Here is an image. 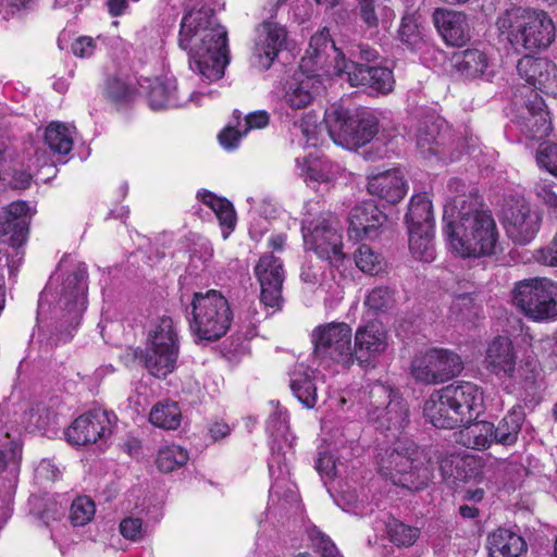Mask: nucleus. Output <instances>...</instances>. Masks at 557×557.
<instances>
[{"instance_id": "f257e3e1", "label": "nucleus", "mask_w": 557, "mask_h": 557, "mask_svg": "<svg viewBox=\"0 0 557 557\" xmlns=\"http://www.w3.org/2000/svg\"><path fill=\"white\" fill-rule=\"evenodd\" d=\"M448 188L457 193L444 206V233L449 250L461 258L495 255L499 233L492 213L478 208V198L465 193L461 181L451 180Z\"/></svg>"}, {"instance_id": "f03ea898", "label": "nucleus", "mask_w": 557, "mask_h": 557, "mask_svg": "<svg viewBox=\"0 0 557 557\" xmlns=\"http://www.w3.org/2000/svg\"><path fill=\"white\" fill-rule=\"evenodd\" d=\"M180 47L189 50V67L210 84L221 79L228 64L227 32L210 8L187 12L181 23Z\"/></svg>"}, {"instance_id": "7ed1b4c3", "label": "nucleus", "mask_w": 557, "mask_h": 557, "mask_svg": "<svg viewBox=\"0 0 557 557\" xmlns=\"http://www.w3.org/2000/svg\"><path fill=\"white\" fill-rule=\"evenodd\" d=\"M484 367L508 394L534 389L542 379L536 357L527 355L518 359L513 344L507 336H497L487 345Z\"/></svg>"}, {"instance_id": "20e7f679", "label": "nucleus", "mask_w": 557, "mask_h": 557, "mask_svg": "<svg viewBox=\"0 0 557 557\" xmlns=\"http://www.w3.org/2000/svg\"><path fill=\"white\" fill-rule=\"evenodd\" d=\"M66 269V275L60 285L53 288V282L58 277L52 276L39 300V309L44 310L45 302L53 304L55 317L60 320L61 327L74 329L81 322V317L86 308L87 295V267L84 262L63 258L59 263V271Z\"/></svg>"}, {"instance_id": "39448f33", "label": "nucleus", "mask_w": 557, "mask_h": 557, "mask_svg": "<svg viewBox=\"0 0 557 557\" xmlns=\"http://www.w3.org/2000/svg\"><path fill=\"white\" fill-rule=\"evenodd\" d=\"M184 310L190 333L198 343L222 338L234 317L227 298L216 289L195 292Z\"/></svg>"}, {"instance_id": "423d86ee", "label": "nucleus", "mask_w": 557, "mask_h": 557, "mask_svg": "<svg viewBox=\"0 0 557 557\" xmlns=\"http://www.w3.org/2000/svg\"><path fill=\"white\" fill-rule=\"evenodd\" d=\"M382 475L395 485L421 490L431 479V467L424 453L408 438H398L379 462Z\"/></svg>"}, {"instance_id": "0eeeda50", "label": "nucleus", "mask_w": 557, "mask_h": 557, "mask_svg": "<svg viewBox=\"0 0 557 557\" xmlns=\"http://www.w3.org/2000/svg\"><path fill=\"white\" fill-rule=\"evenodd\" d=\"M323 121L334 144L350 150L370 143L379 132L373 113L363 109L350 110L341 103L330 106Z\"/></svg>"}, {"instance_id": "6e6552de", "label": "nucleus", "mask_w": 557, "mask_h": 557, "mask_svg": "<svg viewBox=\"0 0 557 557\" xmlns=\"http://www.w3.org/2000/svg\"><path fill=\"white\" fill-rule=\"evenodd\" d=\"M178 336L171 317L162 315L151 321L146 339L144 363L156 377L173 372L178 357Z\"/></svg>"}, {"instance_id": "1a4fd4ad", "label": "nucleus", "mask_w": 557, "mask_h": 557, "mask_svg": "<svg viewBox=\"0 0 557 557\" xmlns=\"http://www.w3.org/2000/svg\"><path fill=\"white\" fill-rule=\"evenodd\" d=\"M351 337V327L344 322L317 326L311 334L314 359L325 368L349 369L355 362Z\"/></svg>"}, {"instance_id": "9d476101", "label": "nucleus", "mask_w": 557, "mask_h": 557, "mask_svg": "<svg viewBox=\"0 0 557 557\" xmlns=\"http://www.w3.org/2000/svg\"><path fill=\"white\" fill-rule=\"evenodd\" d=\"M513 301L533 321L557 318V283L546 277L521 281L513 290Z\"/></svg>"}, {"instance_id": "9b49d317", "label": "nucleus", "mask_w": 557, "mask_h": 557, "mask_svg": "<svg viewBox=\"0 0 557 557\" xmlns=\"http://www.w3.org/2000/svg\"><path fill=\"white\" fill-rule=\"evenodd\" d=\"M301 232L307 250L313 251L320 259L329 261L332 265H338L344 260L343 237L331 214L320 215L317 219H304Z\"/></svg>"}, {"instance_id": "f8f14e48", "label": "nucleus", "mask_w": 557, "mask_h": 557, "mask_svg": "<svg viewBox=\"0 0 557 557\" xmlns=\"http://www.w3.org/2000/svg\"><path fill=\"white\" fill-rule=\"evenodd\" d=\"M267 430L273 437L271 458L268 463L270 475L274 479L270 493L278 495L282 487L281 481L289 474L287 454H293L294 436L289 433L287 411L276 406L267 421Z\"/></svg>"}, {"instance_id": "ddd939ff", "label": "nucleus", "mask_w": 557, "mask_h": 557, "mask_svg": "<svg viewBox=\"0 0 557 557\" xmlns=\"http://www.w3.org/2000/svg\"><path fill=\"white\" fill-rule=\"evenodd\" d=\"M368 417L379 429L400 432L408 423L409 410L397 392L389 386L374 384L370 391Z\"/></svg>"}, {"instance_id": "4468645a", "label": "nucleus", "mask_w": 557, "mask_h": 557, "mask_svg": "<svg viewBox=\"0 0 557 557\" xmlns=\"http://www.w3.org/2000/svg\"><path fill=\"white\" fill-rule=\"evenodd\" d=\"M462 369V360L456 352L433 348L412 360L411 375L425 384H440L457 376Z\"/></svg>"}, {"instance_id": "2eb2a0df", "label": "nucleus", "mask_w": 557, "mask_h": 557, "mask_svg": "<svg viewBox=\"0 0 557 557\" xmlns=\"http://www.w3.org/2000/svg\"><path fill=\"white\" fill-rule=\"evenodd\" d=\"M140 86L147 90L152 110L184 107L191 101L198 103V95H203L201 91L191 90L187 85L178 86L174 77L168 76L145 78Z\"/></svg>"}, {"instance_id": "dca6fc26", "label": "nucleus", "mask_w": 557, "mask_h": 557, "mask_svg": "<svg viewBox=\"0 0 557 557\" xmlns=\"http://www.w3.org/2000/svg\"><path fill=\"white\" fill-rule=\"evenodd\" d=\"M341 61L348 60L336 48L330 37L329 29L323 28L311 37L300 67L310 72L322 71L325 75L339 78L342 72L337 71V65Z\"/></svg>"}, {"instance_id": "f3484780", "label": "nucleus", "mask_w": 557, "mask_h": 557, "mask_svg": "<svg viewBox=\"0 0 557 557\" xmlns=\"http://www.w3.org/2000/svg\"><path fill=\"white\" fill-rule=\"evenodd\" d=\"M287 30L274 21H264L256 28L251 63L255 67L267 71L271 67L280 52L285 49Z\"/></svg>"}, {"instance_id": "a211bd4d", "label": "nucleus", "mask_w": 557, "mask_h": 557, "mask_svg": "<svg viewBox=\"0 0 557 557\" xmlns=\"http://www.w3.org/2000/svg\"><path fill=\"white\" fill-rule=\"evenodd\" d=\"M542 213L525 200H516L505 212L504 225L508 237L519 245L531 243L542 225Z\"/></svg>"}, {"instance_id": "6ab92c4d", "label": "nucleus", "mask_w": 557, "mask_h": 557, "mask_svg": "<svg viewBox=\"0 0 557 557\" xmlns=\"http://www.w3.org/2000/svg\"><path fill=\"white\" fill-rule=\"evenodd\" d=\"M337 69L338 72H342L339 78L352 87L367 86L381 94H388L394 88V75L387 67L341 61Z\"/></svg>"}, {"instance_id": "aec40b11", "label": "nucleus", "mask_w": 557, "mask_h": 557, "mask_svg": "<svg viewBox=\"0 0 557 557\" xmlns=\"http://www.w3.org/2000/svg\"><path fill=\"white\" fill-rule=\"evenodd\" d=\"M112 421L104 410H92L76 418L66 429V441L74 446L94 444L111 433Z\"/></svg>"}, {"instance_id": "412c9836", "label": "nucleus", "mask_w": 557, "mask_h": 557, "mask_svg": "<svg viewBox=\"0 0 557 557\" xmlns=\"http://www.w3.org/2000/svg\"><path fill=\"white\" fill-rule=\"evenodd\" d=\"M260 284V300L265 307L278 308L282 302V286L285 280L283 262L273 255L262 256L255 267Z\"/></svg>"}, {"instance_id": "4be33fe9", "label": "nucleus", "mask_w": 557, "mask_h": 557, "mask_svg": "<svg viewBox=\"0 0 557 557\" xmlns=\"http://www.w3.org/2000/svg\"><path fill=\"white\" fill-rule=\"evenodd\" d=\"M445 400L450 401L458 414L459 425L472 422L480 414L483 407V393L471 382L460 381L443 387Z\"/></svg>"}, {"instance_id": "5701e85b", "label": "nucleus", "mask_w": 557, "mask_h": 557, "mask_svg": "<svg viewBox=\"0 0 557 557\" xmlns=\"http://www.w3.org/2000/svg\"><path fill=\"white\" fill-rule=\"evenodd\" d=\"M521 78L543 94L557 98V66L546 58L524 55L518 61Z\"/></svg>"}, {"instance_id": "b1692460", "label": "nucleus", "mask_w": 557, "mask_h": 557, "mask_svg": "<svg viewBox=\"0 0 557 557\" xmlns=\"http://www.w3.org/2000/svg\"><path fill=\"white\" fill-rule=\"evenodd\" d=\"M387 348V333L380 323L371 322L357 329L354 359L361 367L371 364Z\"/></svg>"}, {"instance_id": "393cba45", "label": "nucleus", "mask_w": 557, "mask_h": 557, "mask_svg": "<svg viewBox=\"0 0 557 557\" xmlns=\"http://www.w3.org/2000/svg\"><path fill=\"white\" fill-rule=\"evenodd\" d=\"M386 214L372 200L356 205L349 213L348 235L351 239L374 238L386 222Z\"/></svg>"}, {"instance_id": "a878e982", "label": "nucleus", "mask_w": 557, "mask_h": 557, "mask_svg": "<svg viewBox=\"0 0 557 557\" xmlns=\"http://www.w3.org/2000/svg\"><path fill=\"white\" fill-rule=\"evenodd\" d=\"M554 37L555 26L552 18L543 11L530 9L519 47L525 50L544 49L552 44Z\"/></svg>"}, {"instance_id": "bb28decb", "label": "nucleus", "mask_w": 557, "mask_h": 557, "mask_svg": "<svg viewBox=\"0 0 557 557\" xmlns=\"http://www.w3.org/2000/svg\"><path fill=\"white\" fill-rule=\"evenodd\" d=\"M433 22L445 42L450 46H462L470 39L468 20L461 12L436 9Z\"/></svg>"}, {"instance_id": "cd10ccee", "label": "nucleus", "mask_w": 557, "mask_h": 557, "mask_svg": "<svg viewBox=\"0 0 557 557\" xmlns=\"http://www.w3.org/2000/svg\"><path fill=\"white\" fill-rule=\"evenodd\" d=\"M318 76L305 74L302 71L296 72L286 82L283 97L285 103L294 110L304 109L310 104L321 86Z\"/></svg>"}, {"instance_id": "c85d7f7f", "label": "nucleus", "mask_w": 557, "mask_h": 557, "mask_svg": "<svg viewBox=\"0 0 557 557\" xmlns=\"http://www.w3.org/2000/svg\"><path fill=\"white\" fill-rule=\"evenodd\" d=\"M368 191L389 203L400 201L407 194V184L399 170L393 169L368 175Z\"/></svg>"}, {"instance_id": "c756f323", "label": "nucleus", "mask_w": 557, "mask_h": 557, "mask_svg": "<svg viewBox=\"0 0 557 557\" xmlns=\"http://www.w3.org/2000/svg\"><path fill=\"white\" fill-rule=\"evenodd\" d=\"M269 124V114L265 111H257L247 114L240 120V112H233L231 122L220 134L219 141L226 150H233L238 146L239 140L251 129H260Z\"/></svg>"}, {"instance_id": "7c9ffc66", "label": "nucleus", "mask_w": 557, "mask_h": 557, "mask_svg": "<svg viewBox=\"0 0 557 557\" xmlns=\"http://www.w3.org/2000/svg\"><path fill=\"white\" fill-rule=\"evenodd\" d=\"M30 209L25 201H14L10 203L0 221V235L10 234V244L12 247L22 246L28 232V219Z\"/></svg>"}, {"instance_id": "2f4dec72", "label": "nucleus", "mask_w": 557, "mask_h": 557, "mask_svg": "<svg viewBox=\"0 0 557 557\" xmlns=\"http://www.w3.org/2000/svg\"><path fill=\"white\" fill-rule=\"evenodd\" d=\"M455 73L466 79L483 77L490 79L494 75L493 65L486 55L478 49H467L453 57Z\"/></svg>"}, {"instance_id": "473e14b6", "label": "nucleus", "mask_w": 557, "mask_h": 557, "mask_svg": "<svg viewBox=\"0 0 557 557\" xmlns=\"http://www.w3.org/2000/svg\"><path fill=\"white\" fill-rule=\"evenodd\" d=\"M447 140L448 135L441 131L438 122L422 123L416 135L417 147L424 158L435 156L442 160H453L446 152Z\"/></svg>"}, {"instance_id": "72a5a7b5", "label": "nucleus", "mask_w": 557, "mask_h": 557, "mask_svg": "<svg viewBox=\"0 0 557 557\" xmlns=\"http://www.w3.org/2000/svg\"><path fill=\"white\" fill-rule=\"evenodd\" d=\"M521 132L531 139H542L549 135L552 129L548 112L544 100L535 97L527 104L525 112L520 116Z\"/></svg>"}, {"instance_id": "f704fd0d", "label": "nucleus", "mask_w": 557, "mask_h": 557, "mask_svg": "<svg viewBox=\"0 0 557 557\" xmlns=\"http://www.w3.org/2000/svg\"><path fill=\"white\" fill-rule=\"evenodd\" d=\"M444 389L434 391L426 399L423 413L426 420L438 429L459 428L458 414L450 401L445 400Z\"/></svg>"}, {"instance_id": "c9c22d12", "label": "nucleus", "mask_w": 557, "mask_h": 557, "mask_svg": "<svg viewBox=\"0 0 557 557\" xmlns=\"http://www.w3.org/2000/svg\"><path fill=\"white\" fill-rule=\"evenodd\" d=\"M315 371L302 363L297 364L289 374L293 395L307 409H312L318 399Z\"/></svg>"}, {"instance_id": "e433bc0d", "label": "nucleus", "mask_w": 557, "mask_h": 557, "mask_svg": "<svg viewBox=\"0 0 557 557\" xmlns=\"http://www.w3.org/2000/svg\"><path fill=\"white\" fill-rule=\"evenodd\" d=\"M530 9L512 7L498 15L496 27L498 36L512 47L519 48Z\"/></svg>"}, {"instance_id": "4c0bfd02", "label": "nucleus", "mask_w": 557, "mask_h": 557, "mask_svg": "<svg viewBox=\"0 0 557 557\" xmlns=\"http://www.w3.org/2000/svg\"><path fill=\"white\" fill-rule=\"evenodd\" d=\"M486 547L491 557H518L527 549V544L519 534L499 528L488 534Z\"/></svg>"}, {"instance_id": "58836bf2", "label": "nucleus", "mask_w": 557, "mask_h": 557, "mask_svg": "<svg viewBox=\"0 0 557 557\" xmlns=\"http://www.w3.org/2000/svg\"><path fill=\"white\" fill-rule=\"evenodd\" d=\"M297 174L306 182L326 183L331 182L338 173L339 168L330 160L308 156L296 158Z\"/></svg>"}, {"instance_id": "ea45409f", "label": "nucleus", "mask_w": 557, "mask_h": 557, "mask_svg": "<svg viewBox=\"0 0 557 557\" xmlns=\"http://www.w3.org/2000/svg\"><path fill=\"white\" fill-rule=\"evenodd\" d=\"M463 429H461L457 433L456 442L461 444L467 448H472L476 450H481L490 447L493 437V423L487 421H476L469 422L463 424Z\"/></svg>"}, {"instance_id": "a19ab883", "label": "nucleus", "mask_w": 557, "mask_h": 557, "mask_svg": "<svg viewBox=\"0 0 557 557\" xmlns=\"http://www.w3.org/2000/svg\"><path fill=\"white\" fill-rule=\"evenodd\" d=\"M197 196L214 212L223 228V237L227 238L236 224V213L233 205L228 200L219 198L208 190L199 191Z\"/></svg>"}, {"instance_id": "79ce46f5", "label": "nucleus", "mask_w": 557, "mask_h": 557, "mask_svg": "<svg viewBox=\"0 0 557 557\" xmlns=\"http://www.w3.org/2000/svg\"><path fill=\"white\" fill-rule=\"evenodd\" d=\"M523 421L524 411L522 407H513L498 422L497 426L493 424L494 441L502 445L515 444L518 440V434L520 433Z\"/></svg>"}, {"instance_id": "37998d69", "label": "nucleus", "mask_w": 557, "mask_h": 557, "mask_svg": "<svg viewBox=\"0 0 557 557\" xmlns=\"http://www.w3.org/2000/svg\"><path fill=\"white\" fill-rule=\"evenodd\" d=\"M406 223L410 228H434V216L432 203L425 194H419L411 197Z\"/></svg>"}, {"instance_id": "c03bdc74", "label": "nucleus", "mask_w": 557, "mask_h": 557, "mask_svg": "<svg viewBox=\"0 0 557 557\" xmlns=\"http://www.w3.org/2000/svg\"><path fill=\"white\" fill-rule=\"evenodd\" d=\"M74 127L61 122H51L45 131V141L50 150L66 156L73 148Z\"/></svg>"}, {"instance_id": "a18cd8bd", "label": "nucleus", "mask_w": 557, "mask_h": 557, "mask_svg": "<svg viewBox=\"0 0 557 557\" xmlns=\"http://www.w3.org/2000/svg\"><path fill=\"white\" fill-rule=\"evenodd\" d=\"M409 249L412 257L422 262H431L435 259L436 252L433 243L434 228H410Z\"/></svg>"}, {"instance_id": "49530a36", "label": "nucleus", "mask_w": 557, "mask_h": 557, "mask_svg": "<svg viewBox=\"0 0 557 557\" xmlns=\"http://www.w3.org/2000/svg\"><path fill=\"white\" fill-rule=\"evenodd\" d=\"M149 420L158 428L175 430L181 424L182 412L176 403L160 401L152 407Z\"/></svg>"}, {"instance_id": "de8ad7c7", "label": "nucleus", "mask_w": 557, "mask_h": 557, "mask_svg": "<svg viewBox=\"0 0 557 557\" xmlns=\"http://www.w3.org/2000/svg\"><path fill=\"white\" fill-rule=\"evenodd\" d=\"M21 454L20 445L11 437L8 428L0 425V472L8 467L11 468L12 472H17Z\"/></svg>"}, {"instance_id": "09e8293b", "label": "nucleus", "mask_w": 557, "mask_h": 557, "mask_svg": "<svg viewBox=\"0 0 557 557\" xmlns=\"http://www.w3.org/2000/svg\"><path fill=\"white\" fill-rule=\"evenodd\" d=\"M189 459L186 449L178 445H169L159 449L156 465L162 472H172L182 468Z\"/></svg>"}, {"instance_id": "8fccbe9b", "label": "nucleus", "mask_w": 557, "mask_h": 557, "mask_svg": "<svg viewBox=\"0 0 557 557\" xmlns=\"http://www.w3.org/2000/svg\"><path fill=\"white\" fill-rule=\"evenodd\" d=\"M386 532L391 541L398 546H410L420 535L418 528L407 525L395 518H389L386 522Z\"/></svg>"}, {"instance_id": "3c124183", "label": "nucleus", "mask_w": 557, "mask_h": 557, "mask_svg": "<svg viewBox=\"0 0 557 557\" xmlns=\"http://www.w3.org/2000/svg\"><path fill=\"white\" fill-rule=\"evenodd\" d=\"M398 37L400 41L409 48H420V45L423 42V33L413 15H406L403 17L398 29Z\"/></svg>"}, {"instance_id": "603ef678", "label": "nucleus", "mask_w": 557, "mask_h": 557, "mask_svg": "<svg viewBox=\"0 0 557 557\" xmlns=\"http://www.w3.org/2000/svg\"><path fill=\"white\" fill-rule=\"evenodd\" d=\"M95 511V504L89 497H77L71 505L70 520L73 525L83 527L91 521Z\"/></svg>"}, {"instance_id": "864d4df0", "label": "nucleus", "mask_w": 557, "mask_h": 557, "mask_svg": "<svg viewBox=\"0 0 557 557\" xmlns=\"http://www.w3.org/2000/svg\"><path fill=\"white\" fill-rule=\"evenodd\" d=\"M355 259L357 267L364 273L376 274L382 269V257L368 245L358 248Z\"/></svg>"}, {"instance_id": "5fc2aeb1", "label": "nucleus", "mask_w": 557, "mask_h": 557, "mask_svg": "<svg viewBox=\"0 0 557 557\" xmlns=\"http://www.w3.org/2000/svg\"><path fill=\"white\" fill-rule=\"evenodd\" d=\"M50 420V411L41 404L32 407L24 416L25 428L29 432L45 431Z\"/></svg>"}, {"instance_id": "6e6d98bb", "label": "nucleus", "mask_w": 557, "mask_h": 557, "mask_svg": "<svg viewBox=\"0 0 557 557\" xmlns=\"http://www.w3.org/2000/svg\"><path fill=\"white\" fill-rule=\"evenodd\" d=\"M308 534L312 545L320 552L321 557H342L330 536L324 534L317 527H311L308 530Z\"/></svg>"}, {"instance_id": "4d7b16f0", "label": "nucleus", "mask_w": 557, "mask_h": 557, "mask_svg": "<svg viewBox=\"0 0 557 557\" xmlns=\"http://www.w3.org/2000/svg\"><path fill=\"white\" fill-rule=\"evenodd\" d=\"M366 306L374 311H383L394 304V293L388 287H374L367 296Z\"/></svg>"}, {"instance_id": "13d9d810", "label": "nucleus", "mask_w": 557, "mask_h": 557, "mask_svg": "<svg viewBox=\"0 0 557 557\" xmlns=\"http://www.w3.org/2000/svg\"><path fill=\"white\" fill-rule=\"evenodd\" d=\"M298 128L305 139L307 146L315 147L320 143V134L322 131L318 116L311 113L301 117Z\"/></svg>"}, {"instance_id": "bf43d9fd", "label": "nucleus", "mask_w": 557, "mask_h": 557, "mask_svg": "<svg viewBox=\"0 0 557 557\" xmlns=\"http://www.w3.org/2000/svg\"><path fill=\"white\" fill-rule=\"evenodd\" d=\"M536 163L541 169L557 176V145L544 144L536 152Z\"/></svg>"}, {"instance_id": "052dcab7", "label": "nucleus", "mask_w": 557, "mask_h": 557, "mask_svg": "<svg viewBox=\"0 0 557 557\" xmlns=\"http://www.w3.org/2000/svg\"><path fill=\"white\" fill-rule=\"evenodd\" d=\"M376 3L377 0H358L357 15L367 28H376L379 25Z\"/></svg>"}, {"instance_id": "680f3d73", "label": "nucleus", "mask_w": 557, "mask_h": 557, "mask_svg": "<svg viewBox=\"0 0 557 557\" xmlns=\"http://www.w3.org/2000/svg\"><path fill=\"white\" fill-rule=\"evenodd\" d=\"M65 506L57 500L47 499L44 508L37 512V518L45 524L49 525L52 521L60 520L64 515Z\"/></svg>"}, {"instance_id": "e2e57ef3", "label": "nucleus", "mask_w": 557, "mask_h": 557, "mask_svg": "<svg viewBox=\"0 0 557 557\" xmlns=\"http://www.w3.org/2000/svg\"><path fill=\"white\" fill-rule=\"evenodd\" d=\"M534 194L543 201L557 218V194L553 191L552 185L545 181H540L534 185Z\"/></svg>"}, {"instance_id": "0e129e2a", "label": "nucleus", "mask_w": 557, "mask_h": 557, "mask_svg": "<svg viewBox=\"0 0 557 557\" xmlns=\"http://www.w3.org/2000/svg\"><path fill=\"white\" fill-rule=\"evenodd\" d=\"M212 253L211 244L206 239H200L190 250V262L195 268L206 265L211 259Z\"/></svg>"}, {"instance_id": "69168bd1", "label": "nucleus", "mask_w": 557, "mask_h": 557, "mask_svg": "<svg viewBox=\"0 0 557 557\" xmlns=\"http://www.w3.org/2000/svg\"><path fill=\"white\" fill-rule=\"evenodd\" d=\"M106 94L114 101H122L129 98L132 90L125 82L113 77L109 78L107 82Z\"/></svg>"}, {"instance_id": "338daca9", "label": "nucleus", "mask_w": 557, "mask_h": 557, "mask_svg": "<svg viewBox=\"0 0 557 557\" xmlns=\"http://www.w3.org/2000/svg\"><path fill=\"white\" fill-rule=\"evenodd\" d=\"M60 475L59 468L49 459L39 462L35 470L36 480L40 483L53 482Z\"/></svg>"}, {"instance_id": "774afa93", "label": "nucleus", "mask_w": 557, "mask_h": 557, "mask_svg": "<svg viewBox=\"0 0 557 557\" xmlns=\"http://www.w3.org/2000/svg\"><path fill=\"white\" fill-rule=\"evenodd\" d=\"M121 534L131 541H138L143 537V522L138 518H126L120 523Z\"/></svg>"}]
</instances>
